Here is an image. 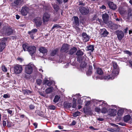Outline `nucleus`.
<instances>
[{
	"label": "nucleus",
	"instance_id": "37998d69",
	"mask_svg": "<svg viewBox=\"0 0 132 132\" xmlns=\"http://www.w3.org/2000/svg\"><path fill=\"white\" fill-rule=\"evenodd\" d=\"M48 108L50 109L54 110L55 109V107L54 105H51L48 106Z\"/></svg>",
	"mask_w": 132,
	"mask_h": 132
},
{
	"label": "nucleus",
	"instance_id": "e433bc0d",
	"mask_svg": "<svg viewBox=\"0 0 132 132\" xmlns=\"http://www.w3.org/2000/svg\"><path fill=\"white\" fill-rule=\"evenodd\" d=\"M52 5L54 9L56 11H57L59 10V7L57 5L55 4H54V5L52 4Z\"/></svg>",
	"mask_w": 132,
	"mask_h": 132
},
{
	"label": "nucleus",
	"instance_id": "052dcab7",
	"mask_svg": "<svg viewBox=\"0 0 132 132\" xmlns=\"http://www.w3.org/2000/svg\"><path fill=\"white\" fill-rule=\"evenodd\" d=\"M17 59L20 62H21L23 60L20 57H18L17 58Z\"/></svg>",
	"mask_w": 132,
	"mask_h": 132
},
{
	"label": "nucleus",
	"instance_id": "a19ab883",
	"mask_svg": "<svg viewBox=\"0 0 132 132\" xmlns=\"http://www.w3.org/2000/svg\"><path fill=\"white\" fill-rule=\"evenodd\" d=\"M72 106V104L70 103H68L65 104V106L67 108H70Z\"/></svg>",
	"mask_w": 132,
	"mask_h": 132
},
{
	"label": "nucleus",
	"instance_id": "e2e57ef3",
	"mask_svg": "<svg viewBox=\"0 0 132 132\" xmlns=\"http://www.w3.org/2000/svg\"><path fill=\"white\" fill-rule=\"evenodd\" d=\"M16 19H19L20 17V16L18 14H16Z\"/></svg>",
	"mask_w": 132,
	"mask_h": 132
},
{
	"label": "nucleus",
	"instance_id": "423d86ee",
	"mask_svg": "<svg viewBox=\"0 0 132 132\" xmlns=\"http://www.w3.org/2000/svg\"><path fill=\"white\" fill-rule=\"evenodd\" d=\"M79 10L81 13L83 15H86L89 12V9L87 7H79Z\"/></svg>",
	"mask_w": 132,
	"mask_h": 132
},
{
	"label": "nucleus",
	"instance_id": "9b49d317",
	"mask_svg": "<svg viewBox=\"0 0 132 132\" xmlns=\"http://www.w3.org/2000/svg\"><path fill=\"white\" fill-rule=\"evenodd\" d=\"M82 39L84 42L88 41L90 38L86 34L83 32L82 34Z\"/></svg>",
	"mask_w": 132,
	"mask_h": 132
},
{
	"label": "nucleus",
	"instance_id": "1a4fd4ad",
	"mask_svg": "<svg viewBox=\"0 0 132 132\" xmlns=\"http://www.w3.org/2000/svg\"><path fill=\"white\" fill-rule=\"evenodd\" d=\"M50 15L47 13H45L43 15V19L44 22H47L50 18Z\"/></svg>",
	"mask_w": 132,
	"mask_h": 132
},
{
	"label": "nucleus",
	"instance_id": "20e7f679",
	"mask_svg": "<svg viewBox=\"0 0 132 132\" xmlns=\"http://www.w3.org/2000/svg\"><path fill=\"white\" fill-rule=\"evenodd\" d=\"M33 66V65L31 64H29L28 65H26L25 68V72L28 74H31L32 71Z\"/></svg>",
	"mask_w": 132,
	"mask_h": 132
},
{
	"label": "nucleus",
	"instance_id": "a211bd4d",
	"mask_svg": "<svg viewBox=\"0 0 132 132\" xmlns=\"http://www.w3.org/2000/svg\"><path fill=\"white\" fill-rule=\"evenodd\" d=\"M117 36L118 39L121 40L124 36L123 32L122 31H118Z\"/></svg>",
	"mask_w": 132,
	"mask_h": 132
},
{
	"label": "nucleus",
	"instance_id": "7c9ffc66",
	"mask_svg": "<svg viewBox=\"0 0 132 132\" xmlns=\"http://www.w3.org/2000/svg\"><path fill=\"white\" fill-rule=\"evenodd\" d=\"M60 98V97L58 95H56L55 97L54 98L53 100V101L55 103L57 102L59 100Z\"/></svg>",
	"mask_w": 132,
	"mask_h": 132
},
{
	"label": "nucleus",
	"instance_id": "2f4dec72",
	"mask_svg": "<svg viewBox=\"0 0 132 132\" xmlns=\"http://www.w3.org/2000/svg\"><path fill=\"white\" fill-rule=\"evenodd\" d=\"M23 93L25 95L29 94L31 93V91L27 89L23 90Z\"/></svg>",
	"mask_w": 132,
	"mask_h": 132
},
{
	"label": "nucleus",
	"instance_id": "09e8293b",
	"mask_svg": "<svg viewBox=\"0 0 132 132\" xmlns=\"http://www.w3.org/2000/svg\"><path fill=\"white\" fill-rule=\"evenodd\" d=\"M2 69L3 71L6 72L7 71V69L4 66H2Z\"/></svg>",
	"mask_w": 132,
	"mask_h": 132
},
{
	"label": "nucleus",
	"instance_id": "603ef678",
	"mask_svg": "<svg viewBox=\"0 0 132 132\" xmlns=\"http://www.w3.org/2000/svg\"><path fill=\"white\" fill-rule=\"evenodd\" d=\"M76 99H75V102H74V103L73 104V105L72 106V107L73 108H75L76 106Z\"/></svg>",
	"mask_w": 132,
	"mask_h": 132
},
{
	"label": "nucleus",
	"instance_id": "6ab92c4d",
	"mask_svg": "<svg viewBox=\"0 0 132 132\" xmlns=\"http://www.w3.org/2000/svg\"><path fill=\"white\" fill-rule=\"evenodd\" d=\"M23 2V0H14L13 5L14 6L20 5L22 4Z\"/></svg>",
	"mask_w": 132,
	"mask_h": 132
},
{
	"label": "nucleus",
	"instance_id": "58836bf2",
	"mask_svg": "<svg viewBox=\"0 0 132 132\" xmlns=\"http://www.w3.org/2000/svg\"><path fill=\"white\" fill-rule=\"evenodd\" d=\"M61 27V26L57 24H55L52 28V29L54 28H56V29H58Z\"/></svg>",
	"mask_w": 132,
	"mask_h": 132
},
{
	"label": "nucleus",
	"instance_id": "4c0bfd02",
	"mask_svg": "<svg viewBox=\"0 0 132 132\" xmlns=\"http://www.w3.org/2000/svg\"><path fill=\"white\" fill-rule=\"evenodd\" d=\"M57 51V49L54 50L51 53V55L52 56H54L56 54Z\"/></svg>",
	"mask_w": 132,
	"mask_h": 132
},
{
	"label": "nucleus",
	"instance_id": "9d476101",
	"mask_svg": "<svg viewBox=\"0 0 132 132\" xmlns=\"http://www.w3.org/2000/svg\"><path fill=\"white\" fill-rule=\"evenodd\" d=\"M36 51V48L34 46H29L28 51L30 54L31 55H33L35 53Z\"/></svg>",
	"mask_w": 132,
	"mask_h": 132
},
{
	"label": "nucleus",
	"instance_id": "f03ea898",
	"mask_svg": "<svg viewBox=\"0 0 132 132\" xmlns=\"http://www.w3.org/2000/svg\"><path fill=\"white\" fill-rule=\"evenodd\" d=\"M1 32L3 35L8 36L12 33L13 30L12 28L9 27H4L3 29L2 30Z\"/></svg>",
	"mask_w": 132,
	"mask_h": 132
},
{
	"label": "nucleus",
	"instance_id": "49530a36",
	"mask_svg": "<svg viewBox=\"0 0 132 132\" xmlns=\"http://www.w3.org/2000/svg\"><path fill=\"white\" fill-rule=\"evenodd\" d=\"M6 111H7V112L11 114V115H13L12 114V110H10L9 109H7L6 110Z\"/></svg>",
	"mask_w": 132,
	"mask_h": 132
},
{
	"label": "nucleus",
	"instance_id": "de8ad7c7",
	"mask_svg": "<svg viewBox=\"0 0 132 132\" xmlns=\"http://www.w3.org/2000/svg\"><path fill=\"white\" fill-rule=\"evenodd\" d=\"M95 111L97 112H101V110L100 108L98 107H96L95 108Z\"/></svg>",
	"mask_w": 132,
	"mask_h": 132
},
{
	"label": "nucleus",
	"instance_id": "69168bd1",
	"mask_svg": "<svg viewBox=\"0 0 132 132\" xmlns=\"http://www.w3.org/2000/svg\"><path fill=\"white\" fill-rule=\"evenodd\" d=\"M119 125L122 126H125V124L121 122L119 123Z\"/></svg>",
	"mask_w": 132,
	"mask_h": 132
},
{
	"label": "nucleus",
	"instance_id": "3c124183",
	"mask_svg": "<svg viewBox=\"0 0 132 132\" xmlns=\"http://www.w3.org/2000/svg\"><path fill=\"white\" fill-rule=\"evenodd\" d=\"M83 102V101L81 99H79L78 100V103L80 104H82Z\"/></svg>",
	"mask_w": 132,
	"mask_h": 132
},
{
	"label": "nucleus",
	"instance_id": "cd10ccee",
	"mask_svg": "<svg viewBox=\"0 0 132 132\" xmlns=\"http://www.w3.org/2000/svg\"><path fill=\"white\" fill-rule=\"evenodd\" d=\"M92 66H90L89 70L88 71L86 72V74L88 76L90 75L92 73Z\"/></svg>",
	"mask_w": 132,
	"mask_h": 132
},
{
	"label": "nucleus",
	"instance_id": "2eb2a0df",
	"mask_svg": "<svg viewBox=\"0 0 132 132\" xmlns=\"http://www.w3.org/2000/svg\"><path fill=\"white\" fill-rule=\"evenodd\" d=\"M108 4L109 7L111 9L113 10H115L117 8L116 5L113 4L112 2H108Z\"/></svg>",
	"mask_w": 132,
	"mask_h": 132
},
{
	"label": "nucleus",
	"instance_id": "c85d7f7f",
	"mask_svg": "<svg viewBox=\"0 0 132 132\" xmlns=\"http://www.w3.org/2000/svg\"><path fill=\"white\" fill-rule=\"evenodd\" d=\"M77 49L75 47H73L70 50V53L71 54H72L74 53L77 51Z\"/></svg>",
	"mask_w": 132,
	"mask_h": 132
},
{
	"label": "nucleus",
	"instance_id": "a878e982",
	"mask_svg": "<svg viewBox=\"0 0 132 132\" xmlns=\"http://www.w3.org/2000/svg\"><path fill=\"white\" fill-rule=\"evenodd\" d=\"M130 118L129 115H127L124 117V121L125 122H127L130 120Z\"/></svg>",
	"mask_w": 132,
	"mask_h": 132
},
{
	"label": "nucleus",
	"instance_id": "bb28decb",
	"mask_svg": "<svg viewBox=\"0 0 132 132\" xmlns=\"http://www.w3.org/2000/svg\"><path fill=\"white\" fill-rule=\"evenodd\" d=\"M37 31V30L36 29H32L30 31L28 32V33L30 35H32L35 33H36Z\"/></svg>",
	"mask_w": 132,
	"mask_h": 132
},
{
	"label": "nucleus",
	"instance_id": "f257e3e1",
	"mask_svg": "<svg viewBox=\"0 0 132 132\" xmlns=\"http://www.w3.org/2000/svg\"><path fill=\"white\" fill-rule=\"evenodd\" d=\"M112 64L113 69L112 74L111 75L105 76L104 78L105 79H113L118 74L119 72V69L117 63L115 62H113Z\"/></svg>",
	"mask_w": 132,
	"mask_h": 132
},
{
	"label": "nucleus",
	"instance_id": "4468645a",
	"mask_svg": "<svg viewBox=\"0 0 132 132\" xmlns=\"http://www.w3.org/2000/svg\"><path fill=\"white\" fill-rule=\"evenodd\" d=\"M73 18L74 19L73 22V25L76 27L79 26V24L78 18L77 16H74Z\"/></svg>",
	"mask_w": 132,
	"mask_h": 132
},
{
	"label": "nucleus",
	"instance_id": "39448f33",
	"mask_svg": "<svg viewBox=\"0 0 132 132\" xmlns=\"http://www.w3.org/2000/svg\"><path fill=\"white\" fill-rule=\"evenodd\" d=\"M14 69V72L16 74L21 73L23 70L22 66L19 65H17L15 66Z\"/></svg>",
	"mask_w": 132,
	"mask_h": 132
},
{
	"label": "nucleus",
	"instance_id": "680f3d73",
	"mask_svg": "<svg viewBox=\"0 0 132 132\" xmlns=\"http://www.w3.org/2000/svg\"><path fill=\"white\" fill-rule=\"evenodd\" d=\"M7 126L8 127H10L11 126V125L10 124V123L9 122H7Z\"/></svg>",
	"mask_w": 132,
	"mask_h": 132
},
{
	"label": "nucleus",
	"instance_id": "6e6552de",
	"mask_svg": "<svg viewBox=\"0 0 132 132\" xmlns=\"http://www.w3.org/2000/svg\"><path fill=\"white\" fill-rule=\"evenodd\" d=\"M36 26H40L42 23V19L40 17H37L34 20Z\"/></svg>",
	"mask_w": 132,
	"mask_h": 132
},
{
	"label": "nucleus",
	"instance_id": "0eeeda50",
	"mask_svg": "<svg viewBox=\"0 0 132 132\" xmlns=\"http://www.w3.org/2000/svg\"><path fill=\"white\" fill-rule=\"evenodd\" d=\"M29 11L28 7L26 6L23 7L21 10V13L23 15H26Z\"/></svg>",
	"mask_w": 132,
	"mask_h": 132
},
{
	"label": "nucleus",
	"instance_id": "393cba45",
	"mask_svg": "<svg viewBox=\"0 0 132 132\" xmlns=\"http://www.w3.org/2000/svg\"><path fill=\"white\" fill-rule=\"evenodd\" d=\"M43 83L48 86H50L52 84L51 82L47 79H45L43 81Z\"/></svg>",
	"mask_w": 132,
	"mask_h": 132
},
{
	"label": "nucleus",
	"instance_id": "774afa93",
	"mask_svg": "<svg viewBox=\"0 0 132 132\" xmlns=\"http://www.w3.org/2000/svg\"><path fill=\"white\" fill-rule=\"evenodd\" d=\"M107 130L108 131H112V130H113L112 129H110V128H108L107 129Z\"/></svg>",
	"mask_w": 132,
	"mask_h": 132
},
{
	"label": "nucleus",
	"instance_id": "dca6fc26",
	"mask_svg": "<svg viewBox=\"0 0 132 132\" xmlns=\"http://www.w3.org/2000/svg\"><path fill=\"white\" fill-rule=\"evenodd\" d=\"M109 34V32L106 30L104 28L101 30V34L102 36L106 37Z\"/></svg>",
	"mask_w": 132,
	"mask_h": 132
},
{
	"label": "nucleus",
	"instance_id": "c03bdc74",
	"mask_svg": "<svg viewBox=\"0 0 132 132\" xmlns=\"http://www.w3.org/2000/svg\"><path fill=\"white\" fill-rule=\"evenodd\" d=\"M90 102L89 101L86 102L85 103V108H86V107L88 106L90 104Z\"/></svg>",
	"mask_w": 132,
	"mask_h": 132
},
{
	"label": "nucleus",
	"instance_id": "bf43d9fd",
	"mask_svg": "<svg viewBox=\"0 0 132 132\" xmlns=\"http://www.w3.org/2000/svg\"><path fill=\"white\" fill-rule=\"evenodd\" d=\"M97 119L100 121H102L103 120V119L100 118H99Z\"/></svg>",
	"mask_w": 132,
	"mask_h": 132
},
{
	"label": "nucleus",
	"instance_id": "13d9d810",
	"mask_svg": "<svg viewBox=\"0 0 132 132\" xmlns=\"http://www.w3.org/2000/svg\"><path fill=\"white\" fill-rule=\"evenodd\" d=\"M3 125L4 126H5L6 125V122L5 121H3Z\"/></svg>",
	"mask_w": 132,
	"mask_h": 132
},
{
	"label": "nucleus",
	"instance_id": "aec40b11",
	"mask_svg": "<svg viewBox=\"0 0 132 132\" xmlns=\"http://www.w3.org/2000/svg\"><path fill=\"white\" fill-rule=\"evenodd\" d=\"M5 44L4 41L0 42V52H2L5 47Z\"/></svg>",
	"mask_w": 132,
	"mask_h": 132
},
{
	"label": "nucleus",
	"instance_id": "0e129e2a",
	"mask_svg": "<svg viewBox=\"0 0 132 132\" xmlns=\"http://www.w3.org/2000/svg\"><path fill=\"white\" fill-rule=\"evenodd\" d=\"M39 93L42 96L44 97L45 96V94H43L42 92H40Z\"/></svg>",
	"mask_w": 132,
	"mask_h": 132
},
{
	"label": "nucleus",
	"instance_id": "7ed1b4c3",
	"mask_svg": "<svg viewBox=\"0 0 132 132\" xmlns=\"http://www.w3.org/2000/svg\"><path fill=\"white\" fill-rule=\"evenodd\" d=\"M112 106L113 108L110 109L109 110V113L111 116H114L117 112V108L115 105H112Z\"/></svg>",
	"mask_w": 132,
	"mask_h": 132
},
{
	"label": "nucleus",
	"instance_id": "6e6d98bb",
	"mask_svg": "<svg viewBox=\"0 0 132 132\" xmlns=\"http://www.w3.org/2000/svg\"><path fill=\"white\" fill-rule=\"evenodd\" d=\"M100 9H105L106 8V7L104 5H103L102 6H101L100 7Z\"/></svg>",
	"mask_w": 132,
	"mask_h": 132
},
{
	"label": "nucleus",
	"instance_id": "412c9836",
	"mask_svg": "<svg viewBox=\"0 0 132 132\" xmlns=\"http://www.w3.org/2000/svg\"><path fill=\"white\" fill-rule=\"evenodd\" d=\"M39 51L43 54H46L47 52L46 49L45 47H41L39 49Z\"/></svg>",
	"mask_w": 132,
	"mask_h": 132
},
{
	"label": "nucleus",
	"instance_id": "5fc2aeb1",
	"mask_svg": "<svg viewBox=\"0 0 132 132\" xmlns=\"http://www.w3.org/2000/svg\"><path fill=\"white\" fill-rule=\"evenodd\" d=\"M76 123V122L75 121H73L72 122V123L71 124V125H74Z\"/></svg>",
	"mask_w": 132,
	"mask_h": 132
},
{
	"label": "nucleus",
	"instance_id": "b1692460",
	"mask_svg": "<svg viewBox=\"0 0 132 132\" xmlns=\"http://www.w3.org/2000/svg\"><path fill=\"white\" fill-rule=\"evenodd\" d=\"M22 47L24 51H28L29 46L28 44H25L22 45Z\"/></svg>",
	"mask_w": 132,
	"mask_h": 132
},
{
	"label": "nucleus",
	"instance_id": "864d4df0",
	"mask_svg": "<svg viewBox=\"0 0 132 132\" xmlns=\"http://www.w3.org/2000/svg\"><path fill=\"white\" fill-rule=\"evenodd\" d=\"M29 108L30 109L32 110L34 109L35 106L32 105H30L29 106Z\"/></svg>",
	"mask_w": 132,
	"mask_h": 132
},
{
	"label": "nucleus",
	"instance_id": "72a5a7b5",
	"mask_svg": "<svg viewBox=\"0 0 132 132\" xmlns=\"http://www.w3.org/2000/svg\"><path fill=\"white\" fill-rule=\"evenodd\" d=\"M97 73L100 75H101L103 73V72L101 69V68H97Z\"/></svg>",
	"mask_w": 132,
	"mask_h": 132
},
{
	"label": "nucleus",
	"instance_id": "4be33fe9",
	"mask_svg": "<svg viewBox=\"0 0 132 132\" xmlns=\"http://www.w3.org/2000/svg\"><path fill=\"white\" fill-rule=\"evenodd\" d=\"M81 58L80 57H78L77 59V61H79L80 62H81V63L80 64V66L81 67L83 68L85 67L86 65V64L84 61H82L81 62V61H80L79 60V59H80Z\"/></svg>",
	"mask_w": 132,
	"mask_h": 132
},
{
	"label": "nucleus",
	"instance_id": "79ce46f5",
	"mask_svg": "<svg viewBox=\"0 0 132 132\" xmlns=\"http://www.w3.org/2000/svg\"><path fill=\"white\" fill-rule=\"evenodd\" d=\"M10 95L9 94H4L3 96V97L5 98H8L10 97Z\"/></svg>",
	"mask_w": 132,
	"mask_h": 132
},
{
	"label": "nucleus",
	"instance_id": "a18cd8bd",
	"mask_svg": "<svg viewBox=\"0 0 132 132\" xmlns=\"http://www.w3.org/2000/svg\"><path fill=\"white\" fill-rule=\"evenodd\" d=\"M36 82L37 84L40 85L42 82V81L40 79H38L37 80Z\"/></svg>",
	"mask_w": 132,
	"mask_h": 132
},
{
	"label": "nucleus",
	"instance_id": "4d7b16f0",
	"mask_svg": "<svg viewBox=\"0 0 132 132\" xmlns=\"http://www.w3.org/2000/svg\"><path fill=\"white\" fill-rule=\"evenodd\" d=\"M78 4L80 5H85V3H83L82 2H79Z\"/></svg>",
	"mask_w": 132,
	"mask_h": 132
},
{
	"label": "nucleus",
	"instance_id": "f704fd0d",
	"mask_svg": "<svg viewBox=\"0 0 132 132\" xmlns=\"http://www.w3.org/2000/svg\"><path fill=\"white\" fill-rule=\"evenodd\" d=\"M84 53L83 52L80 50H79L77 51L76 54L77 55H82Z\"/></svg>",
	"mask_w": 132,
	"mask_h": 132
},
{
	"label": "nucleus",
	"instance_id": "f3484780",
	"mask_svg": "<svg viewBox=\"0 0 132 132\" xmlns=\"http://www.w3.org/2000/svg\"><path fill=\"white\" fill-rule=\"evenodd\" d=\"M96 103L97 104H99L100 105H102V106L106 107L107 105V104L106 102L103 101L97 100Z\"/></svg>",
	"mask_w": 132,
	"mask_h": 132
},
{
	"label": "nucleus",
	"instance_id": "c756f323",
	"mask_svg": "<svg viewBox=\"0 0 132 132\" xmlns=\"http://www.w3.org/2000/svg\"><path fill=\"white\" fill-rule=\"evenodd\" d=\"M87 50L88 51H90L92 52L94 50V46L92 45H90L87 47Z\"/></svg>",
	"mask_w": 132,
	"mask_h": 132
},
{
	"label": "nucleus",
	"instance_id": "338daca9",
	"mask_svg": "<svg viewBox=\"0 0 132 132\" xmlns=\"http://www.w3.org/2000/svg\"><path fill=\"white\" fill-rule=\"evenodd\" d=\"M34 126H35V128H36L37 127V125L36 123H34L33 124Z\"/></svg>",
	"mask_w": 132,
	"mask_h": 132
},
{
	"label": "nucleus",
	"instance_id": "f8f14e48",
	"mask_svg": "<svg viewBox=\"0 0 132 132\" xmlns=\"http://www.w3.org/2000/svg\"><path fill=\"white\" fill-rule=\"evenodd\" d=\"M69 45L67 44H64L63 45L61 49V51L62 52H67L68 49Z\"/></svg>",
	"mask_w": 132,
	"mask_h": 132
},
{
	"label": "nucleus",
	"instance_id": "ea45409f",
	"mask_svg": "<svg viewBox=\"0 0 132 132\" xmlns=\"http://www.w3.org/2000/svg\"><path fill=\"white\" fill-rule=\"evenodd\" d=\"M80 113L79 112H77L73 113V116L74 117H76L78 116Z\"/></svg>",
	"mask_w": 132,
	"mask_h": 132
},
{
	"label": "nucleus",
	"instance_id": "c9c22d12",
	"mask_svg": "<svg viewBox=\"0 0 132 132\" xmlns=\"http://www.w3.org/2000/svg\"><path fill=\"white\" fill-rule=\"evenodd\" d=\"M107 112V109L105 108H103L101 110V112L103 113H105Z\"/></svg>",
	"mask_w": 132,
	"mask_h": 132
},
{
	"label": "nucleus",
	"instance_id": "5701e85b",
	"mask_svg": "<svg viewBox=\"0 0 132 132\" xmlns=\"http://www.w3.org/2000/svg\"><path fill=\"white\" fill-rule=\"evenodd\" d=\"M53 88L50 87L46 89L45 90V92L46 94H49L51 93L53 91Z\"/></svg>",
	"mask_w": 132,
	"mask_h": 132
},
{
	"label": "nucleus",
	"instance_id": "473e14b6",
	"mask_svg": "<svg viewBox=\"0 0 132 132\" xmlns=\"http://www.w3.org/2000/svg\"><path fill=\"white\" fill-rule=\"evenodd\" d=\"M123 110L122 109H120L118 111L117 113V114L119 116H121L123 114Z\"/></svg>",
	"mask_w": 132,
	"mask_h": 132
},
{
	"label": "nucleus",
	"instance_id": "ddd939ff",
	"mask_svg": "<svg viewBox=\"0 0 132 132\" xmlns=\"http://www.w3.org/2000/svg\"><path fill=\"white\" fill-rule=\"evenodd\" d=\"M109 18L108 15L106 13L103 14L102 15V19L104 23H108Z\"/></svg>",
	"mask_w": 132,
	"mask_h": 132
},
{
	"label": "nucleus",
	"instance_id": "8fccbe9b",
	"mask_svg": "<svg viewBox=\"0 0 132 132\" xmlns=\"http://www.w3.org/2000/svg\"><path fill=\"white\" fill-rule=\"evenodd\" d=\"M125 53L128 54L130 56L131 55V53L129 51H125Z\"/></svg>",
	"mask_w": 132,
	"mask_h": 132
}]
</instances>
